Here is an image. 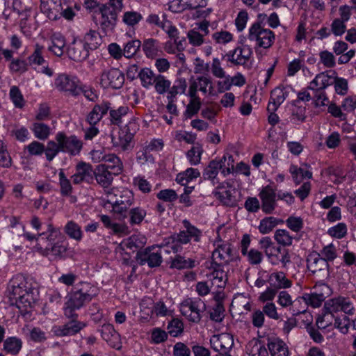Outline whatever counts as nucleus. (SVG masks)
<instances>
[{
    "instance_id": "1",
    "label": "nucleus",
    "mask_w": 356,
    "mask_h": 356,
    "mask_svg": "<svg viewBox=\"0 0 356 356\" xmlns=\"http://www.w3.org/2000/svg\"><path fill=\"white\" fill-rule=\"evenodd\" d=\"M83 141L76 136H67L63 131L58 132L55 140L47 143V160L51 161L59 152L68 154L71 156L80 154L83 149Z\"/></svg>"
},
{
    "instance_id": "2",
    "label": "nucleus",
    "mask_w": 356,
    "mask_h": 356,
    "mask_svg": "<svg viewBox=\"0 0 356 356\" xmlns=\"http://www.w3.org/2000/svg\"><path fill=\"white\" fill-rule=\"evenodd\" d=\"M59 232L53 228L51 225L48 226V233L42 232L39 234L38 243L39 248L44 250V254L50 255L54 259H61L67 254V244L64 241H55Z\"/></svg>"
},
{
    "instance_id": "3",
    "label": "nucleus",
    "mask_w": 356,
    "mask_h": 356,
    "mask_svg": "<svg viewBox=\"0 0 356 356\" xmlns=\"http://www.w3.org/2000/svg\"><path fill=\"white\" fill-rule=\"evenodd\" d=\"M95 296L96 292L88 284H85L81 289L71 293L64 308L65 316L68 318H76L78 315L75 311L82 307L86 302L91 301Z\"/></svg>"
},
{
    "instance_id": "4",
    "label": "nucleus",
    "mask_w": 356,
    "mask_h": 356,
    "mask_svg": "<svg viewBox=\"0 0 356 356\" xmlns=\"http://www.w3.org/2000/svg\"><path fill=\"white\" fill-rule=\"evenodd\" d=\"M11 289L9 291L10 299L15 300L19 309L31 307L33 302V298L31 289L26 287V282L22 277H17L12 280Z\"/></svg>"
},
{
    "instance_id": "5",
    "label": "nucleus",
    "mask_w": 356,
    "mask_h": 356,
    "mask_svg": "<svg viewBox=\"0 0 356 356\" xmlns=\"http://www.w3.org/2000/svg\"><path fill=\"white\" fill-rule=\"evenodd\" d=\"M307 267L309 271L320 279L325 280L330 277V266L318 253L312 252L308 255Z\"/></svg>"
},
{
    "instance_id": "6",
    "label": "nucleus",
    "mask_w": 356,
    "mask_h": 356,
    "mask_svg": "<svg viewBox=\"0 0 356 356\" xmlns=\"http://www.w3.org/2000/svg\"><path fill=\"white\" fill-rule=\"evenodd\" d=\"M248 39L255 41L258 47L267 49L272 46L275 36L272 31L263 29L259 23H254L249 30Z\"/></svg>"
},
{
    "instance_id": "7",
    "label": "nucleus",
    "mask_w": 356,
    "mask_h": 356,
    "mask_svg": "<svg viewBox=\"0 0 356 356\" xmlns=\"http://www.w3.org/2000/svg\"><path fill=\"white\" fill-rule=\"evenodd\" d=\"M205 309V305L201 299H186L180 305V312L188 321L198 323L201 320V313Z\"/></svg>"
},
{
    "instance_id": "8",
    "label": "nucleus",
    "mask_w": 356,
    "mask_h": 356,
    "mask_svg": "<svg viewBox=\"0 0 356 356\" xmlns=\"http://www.w3.org/2000/svg\"><path fill=\"white\" fill-rule=\"evenodd\" d=\"M323 309L328 311V312H335L336 314L341 312L350 316L353 315L355 312V309L351 299L349 297L341 296L327 300L324 304Z\"/></svg>"
},
{
    "instance_id": "9",
    "label": "nucleus",
    "mask_w": 356,
    "mask_h": 356,
    "mask_svg": "<svg viewBox=\"0 0 356 356\" xmlns=\"http://www.w3.org/2000/svg\"><path fill=\"white\" fill-rule=\"evenodd\" d=\"M134 195L130 191L126 190L113 202L108 201L112 205V211L119 219H124L128 216L131 206L134 203Z\"/></svg>"
},
{
    "instance_id": "10",
    "label": "nucleus",
    "mask_w": 356,
    "mask_h": 356,
    "mask_svg": "<svg viewBox=\"0 0 356 356\" xmlns=\"http://www.w3.org/2000/svg\"><path fill=\"white\" fill-rule=\"evenodd\" d=\"M54 84L59 91L68 92L73 96L80 95L82 90L77 78L66 74H59L55 79Z\"/></svg>"
},
{
    "instance_id": "11",
    "label": "nucleus",
    "mask_w": 356,
    "mask_h": 356,
    "mask_svg": "<svg viewBox=\"0 0 356 356\" xmlns=\"http://www.w3.org/2000/svg\"><path fill=\"white\" fill-rule=\"evenodd\" d=\"M136 124L129 122L119 131L118 136L112 137V143L114 146L120 147L123 151L129 149L131 147V142L135 134Z\"/></svg>"
},
{
    "instance_id": "12",
    "label": "nucleus",
    "mask_w": 356,
    "mask_h": 356,
    "mask_svg": "<svg viewBox=\"0 0 356 356\" xmlns=\"http://www.w3.org/2000/svg\"><path fill=\"white\" fill-rule=\"evenodd\" d=\"M124 82V74L118 69H110L104 71L101 75V84L104 88L120 89L122 87Z\"/></svg>"
},
{
    "instance_id": "13",
    "label": "nucleus",
    "mask_w": 356,
    "mask_h": 356,
    "mask_svg": "<svg viewBox=\"0 0 356 356\" xmlns=\"http://www.w3.org/2000/svg\"><path fill=\"white\" fill-rule=\"evenodd\" d=\"M136 261L140 265L147 264L150 268L159 266L162 263L161 251H154V248H146L139 251L136 255Z\"/></svg>"
},
{
    "instance_id": "14",
    "label": "nucleus",
    "mask_w": 356,
    "mask_h": 356,
    "mask_svg": "<svg viewBox=\"0 0 356 356\" xmlns=\"http://www.w3.org/2000/svg\"><path fill=\"white\" fill-rule=\"evenodd\" d=\"M259 195L261 200L262 211L267 214L272 213L276 207L277 194L275 190L268 185L262 188Z\"/></svg>"
},
{
    "instance_id": "15",
    "label": "nucleus",
    "mask_w": 356,
    "mask_h": 356,
    "mask_svg": "<svg viewBox=\"0 0 356 356\" xmlns=\"http://www.w3.org/2000/svg\"><path fill=\"white\" fill-rule=\"evenodd\" d=\"M232 248L230 244L225 243L218 246L212 253L213 262L211 265L218 268L227 265L232 259Z\"/></svg>"
},
{
    "instance_id": "16",
    "label": "nucleus",
    "mask_w": 356,
    "mask_h": 356,
    "mask_svg": "<svg viewBox=\"0 0 356 356\" xmlns=\"http://www.w3.org/2000/svg\"><path fill=\"white\" fill-rule=\"evenodd\" d=\"M71 319L70 322L62 326H54L52 332L57 337L74 335L86 326L84 323L76 321V318Z\"/></svg>"
},
{
    "instance_id": "17",
    "label": "nucleus",
    "mask_w": 356,
    "mask_h": 356,
    "mask_svg": "<svg viewBox=\"0 0 356 356\" xmlns=\"http://www.w3.org/2000/svg\"><path fill=\"white\" fill-rule=\"evenodd\" d=\"M76 172L72 176L74 184H80L83 181L91 183L93 181L92 165L85 162H79L76 166Z\"/></svg>"
},
{
    "instance_id": "18",
    "label": "nucleus",
    "mask_w": 356,
    "mask_h": 356,
    "mask_svg": "<svg viewBox=\"0 0 356 356\" xmlns=\"http://www.w3.org/2000/svg\"><path fill=\"white\" fill-rule=\"evenodd\" d=\"M40 9L49 19L56 20L63 12L61 0H40Z\"/></svg>"
},
{
    "instance_id": "19",
    "label": "nucleus",
    "mask_w": 356,
    "mask_h": 356,
    "mask_svg": "<svg viewBox=\"0 0 356 356\" xmlns=\"http://www.w3.org/2000/svg\"><path fill=\"white\" fill-rule=\"evenodd\" d=\"M252 50L248 46L238 47L234 50L229 51L226 56L232 63L238 65H245L252 55Z\"/></svg>"
},
{
    "instance_id": "20",
    "label": "nucleus",
    "mask_w": 356,
    "mask_h": 356,
    "mask_svg": "<svg viewBox=\"0 0 356 356\" xmlns=\"http://www.w3.org/2000/svg\"><path fill=\"white\" fill-rule=\"evenodd\" d=\"M100 13L102 19L100 21V26L105 33L112 31L116 24L117 13L110 7L104 6L101 10Z\"/></svg>"
},
{
    "instance_id": "21",
    "label": "nucleus",
    "mask_w": 356,
    "mask_h": 356,
    "mask_svg": "<svg viewBox=\"0 0 356 356\" xmlns=\"http://www.w3.org/2000/svg\"><path fill=\"white\" fill-rule=\"evenodd\" d=\"M289 87L279 86L271 91L268 111H276L289 95Z\"/></svg>"
},
{
    "instance_id": "22",
    "label": "nucleus",
    "mask_w": 356,
    "mask_h": 356,
    "mask_svg": "<svg viewBox=\"0 0 356 356\" xmlns=\"http://www.w3.org/2000/svg\"><path fill=\"white\" fill-rule=\"evenodd\" d=\"M90 49L82 40L74 41L70 46L67 53L69 57L76 62L86 60L89 56Z\"/></svg>"
},
{
    "instance_id": "23",
    "label": "nucleus",
    "mask_w": 356,
    "mask_h": 356,
    "mask_svg": "<svg viewBox=\"0 0 356 356\" xmlns=\"http://www.w3.org/2000/svg\"><path fill=\"white\" fill-rule=\"evenodd\" d=\"M110 108V103L104 102L94 106L86 117V121L90 125H96L101 121Z\"/></svg>"
},
{
    "instance_id": "24",
    "label": "nucleus",
    "mask_w": 356,
    "mask_h": 356,
    "mask_svg": "<svg viewBox=\"0 0 356 356\" xmlns=\"http://www.w3.org/2000/svg\"><path fill=\"white\" fill-rule=\"evenodd\" d=\"M93 175L97 182L104 188H108L111 186L114 174L112 170L106 168V165H98L93 171Z\"/></svg>"
},
{
    "instance_id": "25",
    "label": "nucleus",
    "mask_w": 356,
    "mask_h": 356,
    "mask_svg": "<svg viewBox=\"0 0 356 356\" xmlns=\"http://www.w3.org/2000/svg\"><path fill=\"white\" fill-rule=\"evenodd\" d=\"M190 240V235L185 231H181L179 233L165 238V243L171 245L173 253H177L182 250V245L188 243Z\"/></svg>"
},
{
    "instance_id": "26",
    "label": "nucleus",
    "mask_w": 356,
    "mask_h": 356,
    "mask_svg": "<svg viewBox=\"0 0 356 356\" xmlns=\"http://www.w3.org/2000/svg\"><path fill=\"white\" fill-rule=\"evenodd\" d=\"M102 338L113 348H117L120 334L111 324H104L100 330Z\"/></svg>"
},
{
    "instance_id": "27",
    "label": "nucleus",
    "mask_w": 356,
    "mask_h": 356,
    "mask_svg": "<svg viewBox=\"0 0 356 356\" xmlns=\"http://www.w3.org/2000/svg\"><path fill=\"white\" fill-rule=\"evenodd\" d=\"M226 161V156H223L220 161L213 160L210 161L208 166L204 170V178L207 179H213L216 178L218 174L219 170L222 171L223 168L225 167Z\"/></svg>"
},
{
    "instance_id": "28",
    "label": "nucleus",
    "mask_w": 356,
    "mask_h": 356,
    "mask_svg": "<svg viewBox=\"0 0 356 356\" xmlns=\"http://www.w3.org/2000/svg\"><path fill=\"white\" fill-rule=\"evenodd\" d=\"M271 356H289L287 345L281 339H275L268 343Z\"/></svg>"
},
{
    "instance_id": "29",
    "label": "nucleus",
    "mask_w": 356,
    "mask_h": 356,
    "mask_svg": "<svg viewBox=\"0 0 356 356\" xmlns=\"http://www.w3.org/2000/svg\"><path fill=\"white\" fill-rule=\"evenodd\" d=\"M110 121L112 124L120 126L122 122V118L129 112L127 106H120L118 108H109Z\"/></svg>"
},
{
    "instance_id": "30",
    "label": "nucleus",
    "mask_w": 356,
    "mask_h": 356,
    "mask_svg": "<svg viewBox=\"0 0 356 356\" xmlns=\"http://www.w3.org/2000/svg\"><path fill=\"white\" fill-rule=\"evenodd\" d=\"M22 347V340L16 337H8L3 342V350L13 355L18 354Z\"/></svg>"
},
{
    "instance_id": "31",
    "label": "nucleus",
    "mask_w": 356,
    "mask_h": 356,
    "mask_svg": "<svg viewBox=\"0 0 356 356\" xmlns=\"http://www.w3.org/2000/svg\"><path fill=\"white\" fill-rule=\"evenodd\" d=\"M106 168L112 170L114 175H120L122 172V163L120 158L113 154H107L104 161Z\"/></svg>"
},
{
    "instance_id": "32",
    "label": "nucleus",
    "mask_w": 356,
    "mask_h": 356,
    "mask_svg": "<svg viewBox=\"0 0 356 356\" xmlns=\"http://www.w3.org/2000/svg\"><path fill=\"white\" fill-rule=\"evenodd\" d=\"M282 222L283 221L282 220L273 216L266 217L260 221L258 229L260 233L262 234H266L273 231L278 224L282 223Z\"/></svg>"
},
{
    "instance_id": "33",
    "label": "nucleus",
    "mask_w": 356,
    "mask_h": 356,
    "mask_svg": "<svg viewBox=\"0 0 356 356\" xmlns=\"http://www.w3.org/2000/svg\"><path fill=\"white\" fill-rule=\"evenodd\" d=\"M83 42L90 50H95L101 44L102 38L97 31H90L84 36Z\"/></svg>"
},
{
    "instance_id": "34",
    "label": "nucleus",
    "mask_w": 356,
    "mask_h": 356,
    "mask_svg": "<svg viewBox=\"0 0 356 356\" xmlns=\"http://www.w3.org/2000/svg\"><path fill=\"white\" fill-rule=\"evenodd\" d=\"M31 129L35 138L41 140L47 139L51 130L47 124L41 122L33 123Z\"/></svg>"
},
{
    "instance_id": "35",
    "label": "nucleus",
    "mask_w": 356,
    "mask_h": 356,
    "mask_svg": "<svg viewBox=\"0 0 356 356\" xmlns=\"http://www.w3.org/2000/svg\"><path fill=\"white\" fill-rule=\"evenodd\" d=\"M270 280L272 282H273L272 285L276 289H287L291 286V280L286 278L285 274L283 272L273 273L270 275Z\"/></svg>"
},
{
    "instance_id": "36",
    "label": "nucleus",
    "mask_w": 356,
    "mask_h": 356,
    "mask_svg": "<svg viewBox=\"0 0 356 356\" xmlns=\"http://www.w3.org/2000/svg\"><path fill=\"white\" fill-rule=\"evenodd\" d=\"M200 172L195 168H188L177 175L176 181L182 186H186L190 181L200 177Z\"/></svg>"
},
{
    "instance_id": "37",
    "label": "nucleus",
    "mask_w": 356,
    "mask_h": 356,
    "mask_svg": "<svg viewBox=\"0 0 356 356\" xmlns=\"http://www.w3.org/2000/svg\"><path fill=\"white\" fill-rule=\"evenodd\" d=\"M157 74H156L151 69L145 67L139 72V78L142 86L148 88L153 86L155 82Z\"/></svg>"
},
{
    "instance_id": "38",
    "label": "nucleus",
    "mask_w": 356,
    "mask_h": 356,
    "mask_svg": "<svg viewBox=\"0 0 356 356\" xmlns=\"http://www.w3.org/2000/svg\"><path fill=\"white\" fill-rule=\"evenodd\" d=\"M222 191L216 193V196L220 199V200L227 206H233L236 202L234 196L233 195V191L234 189H225L223 187H218Z\"/></svg>"
},
{
    "instance_id": "39",
    "label": "nucleus",
    "mask_w": 356,
    "mask_h": 356,
    "mask_svg": "<svg viewBox=\"0 0 356 356\" xmlns=\"http://www.w3.org/2000/svg\"><path fill=\"white\" fill-rule=\"evenodd\" d=\"M187 87L186 81L184 79H177L175 84L168 90L167 99H175L178 94H183L185 92Z\"/></svg>"
},
{
    "instance_id": "40",
    "label": "nucleus",
    "mask_w": 356,
    "mask_h": 356,
    "mask_svg": "<svg viewBox=\"0 0 356 356\" xmlns=\"http://www.w3.org/2000/svg\"><path fill=\"white\" fill-rule=\"evenodd\" d=\"M145 238L144 237H139L138 236L133 235L124 240L122 243L124 247L127 249L136 251L138 249L142 248L145 243Z\"/></svg>"
},
{
    "instance_id": "41",
    "label": "nucleus",
    "mask_w": 356,
    "mask_h": 356,
    "mask_svg": "<svg viewBox=\"0 0 356 356\" xmlns=\"http://www.w3.org/2000/svg\"><path fill=\"white\" fill-rule=\"evenodd\" d=\"M211 267L213 268V270L211 274L213 280V284H216L217 287H223L225 285L227 280L226 273L221 267L218 268L217 266L215 265H211Z\"/></svg>"
},
{
    "instance_id": "42",
    "label": "nucleus",
    "mask_w": 356,
    "mask_h": 356,
    "mask_svg": "<svg viewBox=\"0 0 356 356\" xmlns=\"http://www.w3.org/2000/svg\"><path fill=\"white\" fill-rule=\"evenodd\" d=\"M156 92L159 95H163L168 92L171 82L165 76L161 74H157L155 82L153 84Z\"/></svg>"
},
{
    "instance_id": "43",
    "label": "nucleus",
    "mask_w": 356,
    "mask_h": 356,
    "mask_svg": "<svg viewBox=\"0 0 356 356\" xmlns=\"http://www.w3.org/2000/svg\"><path fill=\"white\" fill-rule=\"evenodd\" d=\"M65 233L72 238L76 241H81L82 238V231L81 227L74 221H69L65 227Z\"/></svg>"
},
{
    "instance_id": "44",
    "label": "nucleus",
    "mask_w": 356,
    "mask_h": 356,
    "mask_svg": "<svg viewBox=\"0 0 356 356\" xmlns=\"http://www.w3.org/2000/svg\"><path fill=\"white\" fill-rule=\"evenodd\" d=\"M293 176V179L296 184H300L302 179H311L312 177V172L304 170L302 168H298L296 165H291L289 169Z\"/></svg>"
},
{
    "instance_id": "45",
    "label": "nucleus",
    "mask_w": 356,
    "mask_h": 356,
    "mask_svg": "<svg viewBox=\"0 0 356 356\" xmlns=\"http://www.w3.org/2000/svg\"><path fill=\"white\" fill-rule=\"evenodd\" d=\"M201 100L200 98H190L189 103L188 104L186 111H184V117L186 119L193 118L197 114L201 108Z\"/></svg>"
},
{
    "instance_id": "46",
    "label": "nucleus",
    "mask_w": 356,
    "mask_h": 356,
    "mask_svg": "<svg viewBox=\"0 0 356 356\" xmlns=\"http://www.w3.org/2000/svg\"><path fill=\"white\" fill-rule=\"evenodd\" d=\"M195 260L192 259H186L180 255H177L172 261L170 267L177 269L192 268L195 267Z\"/></svg>"
},
{
    "instance_id": "47",
    "label": "nucleus",
    "mask_w": 356,
    "mask_h": 356,
    "mask_svg": "<svg viewBox=\"0 0 356 356\" xmlns=\"http://www.w3.org/2000/svg\"><path fill=\"white\" fill-rule=\"evenodd\" d=\"M47 145L45 147L44 144L34 140L24 147L30 156H41L44 152L47 156Z\"/></svg>"
},
{
    "instance_id": "48",
    "label": "nucleus",
    "mask_w": 356,
    "mask_h": 356,
    "mask_svg": "<svg viewBox=\"0 0 356 356\" xmlns=\"http://www.w3.org/2000/svg\"><path fill=\"white\" fill-rule=\"evenodd\" d=\"M143 49L148 58H154L157 55L159 47L157 40L153 38L145 40Z\"/></svg>"
},
{
    "instance_id": "49",
    "label": "nucleus",
    "mask_w": 356,
    "mask_h": 356,
    "mask_svg": "<svg viewBox=\"0 0 356 356\" xmlns=\"http://www.w3.org/2000/svg\"><path fill=\"white\" fill-rule=\"evenodd\" d=\"M274 238L277 243L283 246H290L292 245L293 237L286 229H277L274 234Z\"/></svg>"
},
{
    "instance_id": "50",
    "label": "nucleus",
    "mask_w": 356,
    "mask_h": 356,
    "mask_svg": "<svg viewBox=\"0 0 356 356\" xmlns=\"http://www.w3.org/2000/svg\"><path fill=\"white\" fill-rule=\"evenodd\" d=\"M65 46V39L61 36H54L52 38V44L49 47V50L57 56H60L64 52Z\"/></svg>"
},
{
    "instance_id": "51",
    "label": "nucleus",
    "mask_w": 356,
    "mask_h": 356,
    "mask_svg": "<svg viewBox=\"0 0 356 356\" xmlns=\"http://www.w3.org/2000/svg\"><path fill=\"white\" fill-rule=\"evenodd\" d=\"M129 215V222L131 225L140 224L146 216L145 209L140 207H134L129 209L128 212Z\"/></svg>"
},
{
    "instance_id": "52",
    "label": "nucleus",
    "mask_w": 356,
    "mask_h": 356,
    "mask_svg": "<svg viewBox=\"0 0 356 356\" xmlns=\"http://www.w3.org/2000/svg\"><path fill=\"white\" fill-rule=\"evenodd\" d=\"M337 72L334 70H327L318 74L319 82H321L324 90L334 83V79L337 78Z\"/></svg>"
},
{
    "instance_id": "53",
    "label": "nucleus",
    "mask_w": 356,
    "mask_h": 356,
    "mask_svg": "<svg viewBox=\"0 0 356 356\" xmlns=\"http://www.w3.org/2000/svg\"><path fill=\"white\" fill-rule=\"evenodd\" d=\"M335 312H328L324 309V313L316 319V325L318 328L325 329L332 324V320L337 317Z\"/></svg>"
},
{
    "instance_id": "54",
    "label": "nucleus",
    "mask_w": 356,
    "mask_h": 356,
    "mask_svg": "<svg viewBox=\"0 0 356 356\" xmlns=\"http://www.w3.org/2000/svg\"><path fill=\"white\" fill-rule=\"evenodd\" d=\"M302 298L307 305L314 308L319 307L325 300V296L323 293L305 294Z\"/></svg>"
},
{
    "instance_id": "55",
    "label": "nucleus",
    "mask_w": 356,
    "mask_h": 356,
    "mask_svg": "<svg viewBox=\"0 0 356 356\" xmlns=\"http://www.w3.org/2000/svg\"><path fill=\"white\" fill-rule=\"evenodd\" d=\"M141 46V42L139 40H133L129 41L123 49V55L127 58L134 56Z\"/></svg>"
},
{
    "instance_id": "56",
    "label": "nucleus",
    "mask_w": 356,
    "mask_h": 356,
    "mask_svg": "<svg viewBox=\"0 0 356 356\" xmlns=\"http://www.w3.org/2000/svg\"><path fill=\"white\" fill-rule=\"evenodd\" d=\"M143 19L142 15L136 11L125 12L122 17V21L128 26H133L137 24Z\"/></svg>"
},
{
    "instance_id": "57",
    "label": "nucleus",
    "mask_w": 356,
    "mask_h": 356,
    "mask_svg": "<svg viewBox=\"0 0 356 356\" xmlns=\"http://www.w3.org/2000/svg\"><path fill=\"white\" fill-rule=\"evenodd\" d=\"M44 47L39 44L35 46L33 53L29 57V60L31 64H35L41 65L44 63V59L42 56V51Z\"/></svg>"
},
{
    "instance_id": "58",
    "label": "nucleus",
    "mask_w": 356,
    "mask_h": 356,
    "mask_svg": "<svg viewBox=\"0 0 356 356\" xmlns=\"http://www.w3.org/2000/svg\"><path fill=\"white\" fill-rule=\"evenodd\" d=\"M58 176L61 194L65 196L69 195L72 189L70 180L66 177L63 170L59 172Z\"/></svg>"
},
{
    "instance_id": "59",
    "label": "nucleus",
    "mask_w": 356,
    "mask_h": 356,
    "mask_svg": "<svg viewBox=\"0 0 356 356\" xmlns=\"http://www.w3.org/2000/svg\"><path fill=\"white\" fill-rule=\"evenodd\" d=\"M168 332L172 337H177L183 332L184 325L178 318H173L168 325Z\"/></svg>"
},
{
    "instance_id": "60",
    "label": "nucleus",
    "mask_w": 356,
    "mask_h": 356,
    "mask_svg": "<svg viewBox=\"0 0 356 356\" xmlns=\"http://www.w3.org/2000/svg\"><path fill=\"white\" fill-rule=\"evenodd\" d=\"M10 97L16 107H23L24 104V100L20 90L17 86H13L10 88Z\"/></svg>"
},
{
    "instance_id": "61",
    "label": "nucleus",
    "mask_w": 356,
    "mask_h": 356,
    "mask_svg": "<svg viewBox=\"0 0 356 356\" xmlns=\"http://www.w3.org/2000/svg\"><path fill=\"white\" fill-rule=\"evenodd\" d=\"M321 62L323 65L328 68H332L335 66V58L332 53L325 50L319 54Z\"/></svg>"
},
{
    "instance_id": "62",
    "label": "nucleus",
    "mask_w": 356,
    "mask_h": 356,
    "mask_svg": "<svg viewBox=\"0 0 356 356\" xmlns=\"http://www.w3.org/2000/svg\"><path fill=\"white\" fill-rule=\"evenodd\" d=\"M195 81L197 83V86L199 87L200 91H201L204 94H206L208 91L207 87H209V92H211V90H213V86L212 81L210 77L202 76L197 77Z\"/></svg>"
},
{
    "instance_id": "63",
    "label": "nucleus",
    "mask_w": 356,
    "mask_h": 356,
    "mask_svg": "<svg viewBox=\"0 0 356 356\" xmlns=\"http://www.w3.org/2000/svg\"><path fill=\"white\" fill-rule=\"evenodd\" d=\"M287 227L295 232H298L303 227V220L300 217L290 216L286 220Z\"/></svg>"
},
{
    "instance_id": "64",
    "label": "nucleus",
    "mask_w": 356,
    "mask_h": 356,
    "mask_svg": "<svg viewBox=\"0 0 356 356\" xmlns=\"http://www.w3.org/2000/svg\"><path fill=\"white\" fill-rule=\"evenodd\" d=\"M252 323L254 327H261L265 321V314L263 311L257 309H254L251 314Z\"/></svg>"
}]
</instances>
